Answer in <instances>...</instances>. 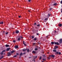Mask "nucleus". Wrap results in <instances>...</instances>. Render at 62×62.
Segmentation results:
<instances>
[{
  "instance_id": "23",
  "label": "nucleus",
  "mask_w": 62,
  "mask_h": 62,
  "mask_svg": "<svg viewBox=\"0 0 62 62\" xmlns=\"http://www.w3.org/2000/svg\"><path fill=\"white\" fill-rule=\"evenodd\" d=\"M59 27H61V26H62V24H60L59 25Z\"/></svg>"
},
{
  "instance_id": "7",
  "label": "nucleus",
  "mask_w": 62,
  "mask_h": 62,
  "mask_svg": "<svg viewBox=\"0 0 62 62\" xmlns=\"http://www.w3.org/2000/svg\"><path fill=\"white\" fill-rule=\"evenodd\" d=\"M32 54H35L36 53V51H33L32 52Z\"/></svg>"
},
{
  "instance_id": "20",
  "label": "nucleus",
  "mask_w": 62,
  "mask_h": 62,
  "mask_svg": "<svg viewBox=\"0 0 62 62\" xmlns=\"http://www.w3.org/2000/svg\"><path fill=\"white\" fill-rule=\"evenodd\" d=\"M35 41H36L37 40V39L36 38H35L34 39H33Z\"/></svg>"
},
{
  "instance_id": "12",
  "label": "nucleus",
  "mask_w": 62,
  "mask_h": 62,
  "mask_svg": "<svg viewBox=\"0 0 62 62\" xmlns=\"http://www.w3.org/2000/svg\"><path fill=\"white\" fill-rule=\"evenodd\" d=\"M10 48H7V51H8L9 50H10Z\"/></svg>"
},
{
  "instance_id": "10",
  "label": "nucleus",
  "mask_w": 62,
  "mask_h": 62,
  "mask_svg": "<svg viewBox=\"0 0 62 62\" xmlns=\"http://www.w3.org/2000/svg\"><path fill=\"white\" fill-rule=\"evenodd\" d=\"M5 46L6 47H9V45L6 44L5 45Z\"/></svg>"
},
{
  "instance_id": "17",
  "label": "nucleus",
  "mask_w": 62,
  "mask_h": 62,
  "mask_svg": "<svg viewBox=\"0 0 62 62\" xmlns=\"http://www.w3.org/2000/svg\"><path fill=\"white\" fill-rule=\"evenodd\" d=\"M51 16V14H48V18H49V17Z\"/></svg>"
},
{
  "instance_id": "38",
  "label": "nucleus",
  "mask_w": 62,
  "mask_h": 62,
  "mask_svg": "<svg viewBox=\"0 0 62 62\" xmlns=\"http://www.w3.org/2000/svg\"><path fill=\"white\" fill-rule=\"evenodd\" d=\"M37 26H40V25L39 24H38L37 25Z\"/></svg>"
},
{
  "instance_id": "52",
  "label": "nucleus",
  "mask_w": 62,
  "mask_h": 62,
  "mask_svg": "<svg viewBox=\"0 0 62 62\" xmlns=\"http://www.w3.org/2000/svg\"><path fill=\"white\" fill-rule=\"evenodd\" d=\"M31 57H29V58H31Z\"/></svg>"
},
{
  "instance_id": "42",
  "label": "nucleus",
  "mask_w": 62,
  "mask_h": 62,
  "mask_svg": "<svg viewBox=\"0 0 62 62\" xmlns=\"http://www.w3.org/2000/svg\"><path fill=\"white\" fill-rule=\"evenodd\" d=\"M60 3L61 4H62V0L61 1Z\"/></svg>"
},
{
  "instance_id": "55",
  "label": "nucleus",
  "mask_w": 62,
  "mask_h": 62,
  "mask_svg": "<svg viewBox=\"0 0 62 62\" xmlns=\"http://www.w3.org/2000/svg\"><path fill=\"white\" fill-rule=\"evenodd\" d=\"M42 62H44V61H42Z\"/></svg>"
},
{
  "instance_id": "44",
  "label": "nucleus",
  "mask_w": 62,
  "mask_h": 62,
  "mask_svg": "<svg viewBox=\"0 0 62 62\" xmlns=\"http://www.w3.org/2000/svg\"><path fill=\"white\" fill-rule=\"evenodd\" d=\"M36 24H36V23H35L34 24V25H36Z\"/></svg>"
},
{
  "instance_id": "51",
  "label": "nucleus",
  "mask_w": 62,
  "mask_h": 62,
  "mask_svg": "<svg viewBox=\"0 0 62 62\" xmlns=\"http://www.w3.org/2000/svg\"><path fill=\"white\" fill-rule=\"evenodd\" d=\"M28 11L29 12H30V10H28Z\"/></svg>"
},
{
  "instance_id": "46",
  "label": "nucleus",
  "mask_w": 62,
  "mask_h": 62,
  "mask_svg": "<svg viewBox=\"0 0 62 62\" xmlns=\"http://www.w3.org/2000/svg\"><path fill=\"white\" fill-rule=\"evenodd\" d=\"M52 55H50L49 56V57H52Z\"/></svg>"
},
{
  "instance_id": "24",
  "label": "nucleus",
  "mask_w": 62,
  "mask_h": 62,
  "mask_svg": "<svg viewBox=\"0 0 62 62\" xmlns=\"http://www.w3.org/2000/svg\"><path fill=\"white\" fill-rule=\"evenodd\" d=\"M0 54H1V55H3V52H2L0 53Z\"/></svg>"
},
{
  "instance_id": "19",
  "label": "nucleus",
  "mask_w": 62,
  "mask_h": 62,
  "mask_svg": "<svg viewBox=\"0 0 62 62\" xmlns=\"http://www.w3.org/2000/svg\"><path fill=\"white\" fill-rule=\"evenodd\" d=\"M23 54L22 53H21L20 54V56H22L23 55Z\"/></svg>"
},
{
  "instance_id": "54",
  "label": "nucleus",
  "mask_w": 62,
  "mask_h": 62,
  "mask_svg": "<svg viewBox=\"0 0 62 62\" xmlns=\"http://www.w3.org/2000/svg\"><path fill=\"white\" fill-rule=\"evenodd\" d=\"M54 49H56V48H54Z\"/></svg>"
},
{
  "instance_id": "29",
  "label": "nucleus",
  "mask_w": 62,
  "mask_h": 62,
  "mask_svg": "<svg viewBox=\"0 0 62 62\" xmlns=\"http://www.w3.org/2000/svg\"><path fill=\"white\" fill-rule=\"evenodd\" d=\"M57 5V3H55L53 4V5L54 6H55V5Z\"/></svg>"
},
{
  "instance_id": "25",
  "label": "nucleus",
  "mask_w": 62,
  "mask_h": 62,
  "mask_svg": "<svg viewBox=\"0 0 62 62\" xmlns=\"http://www.w3.org/2000/svg\"><path fill=\"white\" fill-rule=\"evenodd\" d=\"M38 50V48H36L35 49V51H37V50Z\"/></svg>"
},
{
  "instance_id": "60",
  "label": "nucleus",
  "mask_w": 62,
  "mask_h": 62,
  "mask_svg": "<svg viewBox=\"0 0 62 62\" xmlns=\"http://www.w3.org/2000/svg\"><path fill=\"white\" fill-rule=\"evenodd\" d=\"M37 47H36L37 48Z\"/></svg>"
},
{
  "instance_id": "4",
  "label": "nucleus",
  "mask_w": 62,
  "mask_h": 62,
  "mask_svg": "<svg viewBox=\"0 0 62 62\" xmlns=\"http://www.w3.org/2000/svg\"><path fill=\"white\" fill-rule=\"evenodd\" d=\"M33 31V33H38V30H35V32H34V31Z\"/></svg>"
},
{
  "instance_id": "48",
  "label": "nucleus",
  "mask_w": 62,
  "mask_h": 62,
  "mask_svg": "<svg viewBox=\"0 0 62 62\" xmlns=\"http://www.w3.org/2000/svg\"><path fill=\"white\" fill-rule=\"evenodd\" d=\"M48 59H51V58H50L49 57H48Z\"/></svg>"
},
{
  "instance_id": "53",
  "label": "nucleus",
  "mask_w": 62,
  "mask_h": 62,
  "mask_svg": "<svg viewBox=\"0 0 62 62\" xmlns=\"http://www.w3.org/2000/svg\"><path fill=\"white\" fill-rule=\"evenodd\" d=\"M23 54H25V53H24Z\"/></svg>"
},
{
  "instance_id": "21",
  "label": "nucleus",
  "mask_w": 62,
  "mask_h": 62,
  "mask_svg": "<svg viewBox=\"0 0 62 62\" xmlns=\"http://www.w3.org/2000/svg\"><path fill=\"white\" fill-rule=\"evenodd\" d=\"M55 48H58V46H55Z\"/></svg>"
},
{
  "instance_id": "40",
  "label": "nucleus",
  "mask_w": 62,
  "mask_h": 62,
  "mask_svg": "<svg viewBox=\"0 0 62 62\" xmlns=\"http://www.w3.org/2000/svg\"><path fill=\"white\" fill-rule=\"evenodd\" d=\"M16 54L17 55H19V53H16Z\"/></svg>"
},
{
  "instance_id": "32",
  "label": "nucleus",
  "mask_w": 62,
  "mask_h": 62,
  "mask_svg": "<svg viewBox=\"0 0 62 62\" xmlns=\"http://www.w3.org/2000/svg\"><path fill=\"white\" fill-rule=\"evenodd\" d=\"M6 51V50H3L2 52H3L4 53V52H5Z\"/></svg>"
},
{
  "instance_id": "35",
  "label": "nucleus",
  "mask_w": 62,
  "mask_h": 62,
  "mask_svg": "<svg viewBox=\"0 0 62 62\" xmlns=\"http://www.w3.org/2000/svg\"><path fill=\"white\" fill-rule=\"evenodd\" d=\"M17 55H15L14 56V57H17Z\"/></svg>"
},
{
  "instance_id": "13",
  "label": "nucleus",
  "mask_w": 62,
  "mask_h": 62,
  "mask_svg": "<svg viewBox=\"0 0 62 62\" xmlns=\"http://www.w3.org/2000/svg\"><path fill=\"white\" fill-rule=\"evenodd\" d=\"M14 52H15L14 51V50H13L11 52H10V53H11V54H13V53H14Z\"/></svg>"
},
{
  "instance_id": "8",
  "label": "nucleus",
  "mask_w": 62,
  "mask_h": 62,
  "mask_svg": "<svg viewBox=\"0 0 62 62\" xmlns=\"http://www.w3.org/2000/svg\"><path fill=\"white\" fill-rule=\"evenodd\" d=\"M60 43H62V39H60Z\"/></svg>"
},
{
  "instance_id": "27",
  "label": "nucleus",
  "mask_w": 62,
  "mask_h": 62,
  "mask_svg": "<svg viewBox=\"0 0 62 62\" xmlns=\"http://www.w3.org/2000/svg\"><path fill=\"white\" fill-rule=\"evenodd\" d=\"M27 52L28 53H29V49H28L27 50Z\"/></svg>"
},
{
  "instance_id": "57",
  "label": "nucleus",
  "mask_w": 62,
  "mask_h": 62,
  "mask_svg": "<svg viewBox=\"0 0 62 62\" xmlns=\"http://www.w3.org/2000/svg\"><path fill=\"white\" fill-rule=\"evenodd\" d=\"M49 52H47V54H49Z\"/></svg>"
},
{
  "instance_id": "49",
  "label": "nucleus",
  "mask_w": 62,
  "mask_h": 62,
  "mask_svg": "<svg viewBox=\"0 0 62 62\" xmlns=\"http://www.w3.org/2000/svg\"><path fill=\"white\" fill-rule=\"evenodd\" d=\"M37 56H35V58H37Z\"/></svg>"
},
{
  "instance_id": "26",
  "label": "nucleus",
  "mask_w": 62,
  "mask_h": 62,
  "mask_svg": "<svg viewBox=\"0 0 62 62\" xmlns=\"http://www.w3.org/2000/svg\"><path fill=\"white\" fill-rule=\"evenodd\" d=\"M0 24H3V22H0Z\"/></svg>"
},
{
  "instance_id": "16",
  "label": "nucleus",
  "mask_w": 62,
  "mask_h": 62,
  "mask_svg": "<svg viewBox=\"0 0 62 62\" xmlns=\"http://www.w3.org/2000/svg\"><path fill=\"white\" fill-rule=\"evenodd\" d=\"M18 46H15V49H18Z\"/></svg>"
},
{
  "instance_id": "50",
  "label": "nucleus",
  "mask_w": 62,
  "mask_h": 62,
  "mask_svg": "<svg viewBox=\"0 0 62 62\" xmlns=\"http://www.w3.org/2000/svg\"><path fill=\"white\" fill-rule=\"evenodd\" d=\"M18 17H19V18H21V16H18Z\"/></svg>"
},
{
  "instance_id": "11",
  "label": "nucleus",
  "mask_w": 62,
  "mask_h": 62,
  "mask_svg": "<svg viewBox=\"0 0 62 62\" xmlns=\"http://www.w3.org/2000/svg\"><path fill=\"white\" fill-rule=\"evenodd\" d=\"M55 56L54 55H51V57L52 58H54Z\"/></svg>"
},
{
  "instance_id": "31",
  "label": "nucleus",
  "mask_w": 62,
  "mask_h": 62,
  "mask_svg": "<svg viewBox=\"0 0 62 62\" xmlns=\"http://www.w3.org/2000/svg\"><path fill=\"white\" fill-rule=\"evenodd\" d=\"M13 42H14V43H15V42H16V41L15 40H14L13 41Z\"/></svg>"
},
{
  "instance_id": "15",
  "label": "nucleus",
  "mask_w": 62,
  "mask_h": 62,
  "mask_svg": "<svg viewBox=\"0 0 62 62\" xmlns=\"http://www.w3.org/2000/svg\"><path fill=\"white\" fill-rule=\"evenodd\" d=\"M51 43L52 45H54V42H51Z\"/></svg>"
},
{
  "instance_id": "22",
  "label": "nucleus",
  "mask_w": 62,
  "mask_h": 62,
  "mask_svg": "<svg viewBox=\"0 0 62 62\" xmlns=\"http://www.w3.org/2000/svg\"><path fill=\"white\" fill-rule=\"evenodd\" d=\"M41 57H42L41 56L39 58V60H41V59L42 58Z\"/></svg>"
},
{
  "instance_id": "30",
  "label": "nucleus",
  "mask_w": 62,
  "mask_h": 62,
  "mask_svg": "<svg viewBox=\"0 0 62 62\" xmlns=\"http://www.w3.org/2000/svg\"><path fill=\"white\" fill-rule=\"evenodd\" d=\"M31 37H32V39H34V38H35V36H31Z\"/></svg>"
},
{
  "instance_id": "9",
  "label": "nucleus",
  "mask_w": 62,
  "mask_h": 62,
  "mask_svg": "<svg viewBox=\"0 0 62 62\" xmlns=\"http://www.w3.org/2000/svg\"><path fill=\"white\" fill-rule=\"evenodd\" d=\"M23 44L25 46H26V44L24 43V41H23Z\"/></svg>"
},
{
  "instance_id": "43",
  "label": "nucleus",
  "mask_w": 62,
  "mask_h": 62,
  "mask_svg": "<svg viewBox=\"0 0 62 62\" xmlns=\"http://www.w3.org/2000/svg\"><path fill=\"white\" fill-rule=\"evenodd\" d=\"M57 30L58 31H59V29L58 28H57Z\"/></svg>"
},
{
  "instance_id": "58",
  "label": "nucleus",
  "mask_w": 62,
  "mask_h": 62,
  "mask_svg": "<svg viewBox=\"0 0 62 62\" xmlns=\"http://www.w3.org/2000/svg\"><path fill=\"white\" fill-rule=\"evenodd\" d=\"M47 37H48L47 36H46V38H47Z\"/></svg>"
},
{
  "instance_id": "28",
  "label": "nucleus",
  "mask_w": 62,
  "mask_h": 62,
  "mask_svg": "<svg viewBox=\"0 0 62 62\" xmlns=\"http://www.w3.org/2000/svg\"><path fill=\"white\" fill-rule=\"evenodd\" d=\"M4 57L3 56H2L0 58V59H2V58H3Z\"/></svg>"
},
{
  "instance_id": "34",
  "label": "nucleus",
  "mask_w": 62,
  "mask_h": 62,
  "mask_svg": "<svg viewBox=\"0 0 62 62\" xmlns=\"http://www.w3.org/2000/svg\"><path fill=\"white\" fill-rule=\"evenodd\" d=\"M52 8H49V9H50V10H52Z\"/></svg>"
},
{
  "instance_id": "5",
  "label": "nucleus",
  "mask_w": 62,
  "mask_h": 62,
  "mask_svg": "<svg viewBox=\"0 0 62 62\" xmlns=\"http://www.w3.org/2000/svg\"><path fill=\"white\" fill-rule=\"evenodd\" d=\"M54 44L55 45H56H56H59V44L58 42H54Z\"/></svg>"
},
{
  "instance_id": "6",
  "label": "nucleus",
  "mask_w": 62,
  "mask_h": 62,
  "mask_svg": "<svg viewBox=\"0 0 62 62\" xmlns=\"http://www.w3.org/2000/svg\"><path fill=\"white\" fill-rule=\"evenodd\" d=\"M16 34H19V31L18 30H16Z\"/></svg>"
},
{
  "instance_id": "45",
  "label": "nucleus",
  "mask_w": 62,
  "mask_h": 62,
  "mask_svg": "<svg viewBox=\"0 0 62 62\" xmlns=\"http://www.w3.org/2000/svg\"><path fill=\"white\" fill-rule=\"evenodd\" d=\"M54 33H56V31H55Z\"/></svg>"
},
{
  "instance_id": "39",
  "label": "nucleus",
  "mask_w": 62,
  "mask_h": 62,
  "mask_svg": "<svg viewBox=\"0 0 62 62\" xmlns=\"http://www.w3.org/2000/svg\"><path fill=\"white\" fill-rule=\"evenodd\" d=\"M20 37L21 38V39H23V37L22 36H20Z\"/></svg>"
},
{
  "instance_id": "47",
  "label": "nucleus",
  "mask_w": 62,
  "mask_h": 62,
  "mask_svg": "<svg viewBox=\"0 0 62 62\" xmlns=\"http://www.w3.org/2000/svg\"><path fill=\"white\" fill-rule=\"evenodd\" d=\"M31 1V0H29L28 1L30 2Z\"/></svg>"
},
{
  "instance_id": "2",
  "label": "nucleus",
  "mask_w": 62,
  "mask_h": 62,
  "mask_svg": "<svg viewBox=\"0 0 62 62\" xmlns=\"http://www.w3.org/2000/svg\"><path fill=\"white\" fill-rule=\"evenodd\" d=\"M11 53L10 52H8V56H11Z\"/></svg>"
},
{
  "instance_id": "37",
  "label": "nucleus",
  "mask_w": 62,
  "mask_h": 62,
  "mask_svg": "<svg viewBox=\"0 0 62 62\" xmlns=\"http://www.w3.org/2000/svg\"><path fill=\"white\" fill-rule=\"evenodd\" d=\"M36 35H38V36H39V33H36Z\"/></svg>"
},
{
  "instance_id": "41",
  "label": "nucleus",
  "mask_w": 62,
  "mask_h": 62,
  "mask_svg": "<svg viewBox=\"0 0 62 62\" xmlns=\"http://www.w3.org/2000/svg\"><path fill=\"white\" fill-rule=\"evenodd\" d=\"M36 44V43H33V45H34L35 44Z\"/></svg>"
},
{
  "instance_id": "18",
  "label": "nucleus",
  "mask_w": 62,
  "mask_h": 62,
  "mask_svg": "<svg viewBox=\"0 0 62 62\" xmlns=\"http://www.w3.org/2000/svg\"><path fill=\"white\" fill-rule=\"evenodd\" d=\"M26 50H27V49H23V52H24V51H26Z\"/></svg>"
},
{
  "instance_id": "59",
  "label": "nucleus",
  "mask_w": 62,
  "mask_h": 62,
  "mask_svg": "<svg viewBox=\"0 0 62 62\" xmlns=\"http://www.w3.org/2000/svg\"><path fill=\"white\" fill-rule=\"evenodd\" d=\"M14 33H15V32H14L13 33L14 34Z\"/></svg>"
},
{
  "instance_id": "36",
  "label": "nucleus",
  "mask_w": 62,
  "mask_h": 62,
  "mask_svg": "<svg viewBox=\"0 0 62 62\" xmlns=\"http://www.w3.org/2000/svg\"><path fill=\"white\" fill-rule=\"evenodd\" d=\"M46 60V59H43V60H44V61H45Z\"/></svg>"
},
{
  "instance_id": "14",
  "label": "nucleus",
  "mask_w": 62,
  "mask_h": 62,
  "mask_svg": "<svg viewBox=\"0 0 62 62\" xmlns=\"http://www.w3.org/2000/svg\"><path fill=\"white\" fill-rule=\"evenodd\" d=\"M21 38L20 37H19L17 39V40L18 41H20V40H21Z\"/></svg>"
},
{
  "instance_id": "56",
  "label": "nucleus",
  "mask_w": 62,
  "mask_h": 62,
  "mask_svg": "<svg viewBox=\"0 0 62 62\" xmlns=\"http://www.w3.org/2000/svg\"><path fill=\"white\" fill-rule=\"evenodd\" d=\"M21 57H19V58H21Z\"/></svg>"
},
{
  "instance_id": "33",
  "label": "nucleus",
  "mask_w": 62,
  "mask_h": 62,
  "mask_svg": "<svg viewBox=\"0 0 62 62\" xmlns=\"http://www.w3.org/2000/svg\"><path fill=\"white\" fill-rule=\"evenodd\" d=\"M8 32H7L6 33V35H8Z\"/></svg>"
},
{
  "instance_id": "3",
  "label": "nucleus",
  "mask_w": 62,
  "mask_h": 62,
  "mask_svg": "<svg viewBox=\"0 0 62 62\" xmlns=\"http://www.w3.org/2000/svg\"><path fill=\"white\" fill-rule=\"evenodd\" d=\"M48 20V18H46L44 20V21L45 22V23L47 22V21Z\"/></svg>"
},
{
  "instance_id": "1",
  "label": "nucleus",
  "mask_w": 62,
  "mask_h": 62,
  "mask_svg": "<svg viewBox=\"0 0 62 62\" xmlns=\"http://www.w3.org/2000/svg\"><path fill=\"white\" fill-rule=\"evenodd\" d=\"M53 52H55V54H58L59 55L61 54V52H57V50H55V49H53Z\"/></svg>"
}]
</instances>
